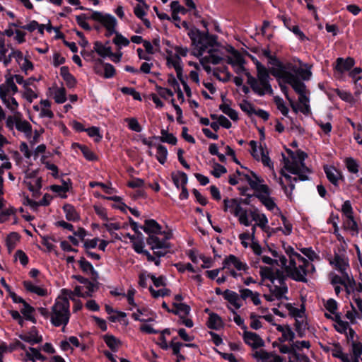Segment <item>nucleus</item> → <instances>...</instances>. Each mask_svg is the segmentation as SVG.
<instances>
[{
  "label": "nucleus",
  "mask_w": 362,
  "mask_h": 362,
  "mask_svg": "<svg viewBox=\"0 0 362 362\" xmlns=\"http://www.w3.org/2000/svg\"><path fill=\"white\" fill-rule=\"evenodd\" d=\"M228 63L235 67V71L237 74H245L247 78V83L254 93L259 96H263L265 94H273L269 71L259 61L255 62L257 79L252 76L244 67L245 59L237 51H235L234 59L228 57Z\"/></svg>",
  "instance_id": "1"
},
{
  "label": "nucleus",
  "mask_w": 362,
  "mask_h": 362,
  "mask_svg": "<svg viewBox=\"0 0 362 362\" xmlns=\"http://www.w3.org/2000/svg\"><path fill=\"white\" fill-rule=\"evenodd\" d=\"M287 153L290 156L291 158L284 157V168L290 173L296 175L298 177H293L282 171L281 175L284 177L288 187L286 185L281 179L279 181V184L286 196L291 198L292 192L295 189V182L298 180H308V175L311 171L304 163V159L306 156L304 152L299 151L297 153V156H296L291 150L288 149Z\"/></svg>",
  "instance_id": "2"
},
{
  "label": "nucleus",
  "mask_w": 362,
  "mask_h": 362,
  "mask_svg": "<svg viewBox=\"0 0 362 362\" xmlns=\"http://www.w3.org/2000/svg\"><path fill=\"white\" fill-rule=\"evenodd\" d=\"M143 230L148 234V238L146 240L147 244L150 245L151 249L153 250L154 254L157 257L165 256L169 250L170 244L168 240L170 237L162 235L161 226L153 219H147L145 221L144 225L141 226Z\"/></svg>",
  "instance_id": "3"
},
{
  "label": "nucleus",
  "mask_w": 362,
  "mask_h": 362,
  "mask_svg": "<svg viewBox=\"0 0 362 362\" xmlns=\"http://www.w3.org/2000/svg\"><path fill=\"white\" fill-rule=\"evenodd\" d=\"M63 297L57 300L52 307L50 315V322L54 327H66L71 317L69 299L75 300L72 298V291L69 289L63 288L62 290Z\"/></svg>",
  "instance_id": "4"
},
{
  "label": "nucleus",
  "mask_w": 362,
  "mask_h": 362,
  "mask_svg": "<svg viewBox=\"0 0 362 362\" xmlns=\"http://www.w3.org/2000/svg\"><path fill=\"white\" fill-rule=\"evenodd\" d=\"M192 45L194 47V55L202 57L204 53L214 47H219L216 35H210L208 31L201 32L197 28H192L188 32Z\"/></svg>",
  "instance_id": "5"
},
{
  "label": "nucleus",
  "mask_w": 362,
  "mask_h": 362,
  "mask_svg": "<svg viewBox=\"0 0 362 362\" xmlns=\"http://www.w3.org/2000/svg\"><path fill=\"white\" fill-rule=\"evenodd\" d=\"M241 202L242 199H224L223 211L226 212L229 211L235 217H238L241 225L250 226L251 222L248 218V211L241 206Z\"/></svg>",
  "instance_id": "6"
},
{
  "label": "nucleus",
  "mask_w": 362,
  "mask_h": 362,
  "mask_svg": "<svg viewBox=\"0 0 362 362\" xmlns=\"http://www.w3.org/2000/svg\"><path fill=\"white\" fill-rule=\"evenodd\" d=\"M93 275V280L90 281L87 278L81 276H75L72 277L76 278L82 286H76L74 291H72V297L77 296L78 297H88L91 296V293L97 291L99 288V283L97 281L98 273H90Z\"/></svg>",
  "instance_id": "7"
},
{
  "label": "nucleus",
  "mask_w": 362,
  "mask_h": 362,
  "mask_svg": "<svg viewBox=\"0 0 362 362\" xmlns=\"http://www.w3.org/2000/svg\"><path fill=\"white\" fill-rule=\"evenodd\" d=\"M330 275L329 279L332 285L341 284L345 288V291L347 294L353 293L356 294L357 293H362V280L361 282L356 283L352 275L349 276V273H341V275L333 274Z\"/></svg>",
  "instance_id": "8"
},
{
  "label": "nucleus",
  "mask_w": 362,
  "mask_h": 362,
  "mask_svg": "<svg viewBox=\"0 0 362 362\" xmlns=\"http://www.w3.org/2000/svg\"><path fill=\"white\" fill-rule=\"evenodd\" d=\"M90 19L100 23L106 30L105 36L110 37L116 33L117 19L111 14L93 11Z\"/></svg>",
  "instance_id": "9"
},
{
  "label": "nucleus",
  "mask_w": 362,
  "mask_h": 362,
  "mask_svg": "<svg viewBox=\"0 0 362 362\" xmlns=\"http://www.w3.org/2000/svg\"><path fill=\"white\" fill-rule=\"evenodd\" d=\"M271 73L276 78L281 79L284 83L291 85L298 95L305 93L306 87L305 83L293 73H287L286 71L282 69L281 70V72H274L272 71Z\"/></svg>",
  "instance_id": "10"
},
{
  "label": "nucleus",
  "mask_w": 362,
  "mask_h": 362,
  "mask_svg": "<svg viewBox=\"0 0 362 362\" xmlns=\"http://www.w3.org/2000/svg\"><path fill=\"white\" fill-rule=\"evenodd\" d=\"M329 264L339 272H346L349 268V262L345 248L338 247L334 255L329 258Z\"/></svg>",
  "instance_id": "11"
},
{
  "label": "nucleus",
  "mask_w": 362,
  "mask_h": 362,
  "mask_svg": "<svg viewBox=\"0 0 362 362\" xmlns=\"http://www.w3.org/2000/svg\"><path fill=\"white\" fill-rule=\"evenodd\" d=\"M276 61V68H274L272 71L274 72H281V70H284L287 73H293L298 78H301L303 80L308 81L310 79L312 73L308 69H304L300 67H298L296 65L293 64L292 63H286L283 64L279 60Z\"/></svg>",
  "instance_id": "12"
},
{
  "label": "nucleus",
  "mask_w": 362,
  "mask_h": 362,
  "mask_svg": "<svg viewBox=\"0 0 362 362\" xmlns=\"http://www.w3.org/2000/svg\"><path fill=\"white\" fill-rule=\"evenodd\" d=\"M270 195L271 190L265 184L261 185L254 194L269 211H273L276 209L281 213L274 199Z\"/></svg>",
  "instance_id": "13"
},
{
  "label": "nucleus",
  "mask_w": 362,
  "mask_h": 362,
  "mask_svg": "<svg viewBox=\"0 0 362 362\" xmlns=\"http://www.w3.org/2000/svg\"><path fill=\"white\" fill-rule=\"evenodd\" d=\"M228 269L230 272H234V269L238 271H245L247 269V264L243 262L238 257L233 255H230L223 262V267L211 270L210 272H221L222 269Z\"/></svg>",
  "instance_id": "14"
},
{
  "label": "nucleus",
  "mask_w": 362,
  "mask_h": 362,
  "mask_svg": "<svg viewBox=\"0 0 362 362\" xmlns=\"http://www.w3.org/2000/svg\"><path fill=\"white\" fill-rule=\"evenodd\" d=\"M250 146L251 147L250 152L253 158L257 160H260L264 165L270 166L272 162L268 156L267 150H264L262 146L258 148L257 142L254 140L250 141Z\"/></svg>",
  "instance_id": "15"
},
{
  "label": "nucleus",
  "mask_w": 362,
  "mask_h": 362,
  "mask_svg": "<svg viewBox=\"0 0 362 362\" xmlns=\"http://www.w3.org/2000/svg\"><path fill=\"white\" fill-rule=\"evenodd\" d=\"M323 169L329 182L334 187H338L339 180L344 179L341 172L333 165H324Z\"/></svg>",
  "instance_id": "16"
},
{
  "label": "nucleus",
  "mask_w": 362,
  "mask_h": 362,
  "mask_svg": "<svg viewBox=\"0 0 362 362\" xmlns=\"http://www.w3.org/2000/svg\"><path fill=\"white\" fill-rule=\"evenodd\" d=\"M243 337L244 342L253 349H257L264 346V340L255 332L245 330L243 332Z\"/></svg>",
  "instance_id": "17"
},
{
  "label": "nucleus",
  "mask_w": 362,
  "mask_h": 362,
  "mask_svg": "<svg viewBox=\"0 0 362 362\" xmlns=\"http://www.w3.org/2000/svg\"><path fill=\"white\" fill-rule=\"evenodd\" d=\"M209 54L202 57L200 59V64L211 63L212 64H218L223 59V53L217 48V47H211L208 50Z\"/></svg>",
  "instance_id": "18"
},
{
  "label": "nucleus",
  "mask_w": 362,
  "mask_h": 362,
  "mask_svg": "<svg viewBox=\"0 0 362 362\" xmlns=\"http://www.w3.org/2000/svg\"><path fill=\"white\" fill-rule=\"evenodd\" d=\"M132 247L134 251L138 254H144L147 257L148 260L154 261L156 265L159 264V259L151 255L148 251L144 249V242L142 236L137 235L136 239L132 243Z\"/></svg>",
  "instance_id": "19"
},
{
  "label": "nucleus",
  "mask_w": 362,
  "mask_h": 362,
  "mask_svg": "<svg viewBox=\"0 0 362 362\" xmlns=\"http://www.w3.org/2000/svg\"><path fill=\"white\" fill-rule=\"evenodd\" d=\"M189 257L196 265V269L209 268L211 266V260L210 258H206L204 256L199 255L194 251H189Z\"/></svg>",
  "instance_id": "20"
},
{
  "label": "nucleus",
  "mask_w": 362,
  "mask_h": 362,
  "mask_svg": "<svg viewBox=\"0 0 362 362\" xmlns=\"http://www.w3.org/2000/svg\"><path fill=\"white\" fill-rule=\"evenodd\" d=\"M250 173H243L240 180L247 181L250 187L256 192L261 185H264V180L261 179L252 171H250Z\"/></svg>",
  "instance_id": "21"
},
{
  "label": "nucleus",
  "mask_w": 362,
  "mask_h": 362,
  "mask_svg": "<svg viewBox=\"0 0 362 362\" xmlns=\"http://www.w3.org/2000/svg\"><path fill=\"white\" fill-rule=\"evenodd\" d=\"M250 173H243L240 180L247 181L250 187L256 192L261 185H264V180L261 179L252 171H250Z\"/></svg>",
  "instance_id": "22"
},
{
  "label": "nucleus",
  "mask_w": 362,
  "mask_h": 362,
  "mask_svg": "<svg viewBox=\"0 0 362 362\" xmlns=\"http://www.w3.org/2000/svg\"><path fill=\"white\" fill-rule=\"evenodd\" d=\"M18 337L21 340L29 343L32 346L40 344L43 340L42 337L38 335V331L35 326L32 327L31 330L28 334H21Z\"/></svg>",
  "instance_id": "23"
},
{
  "label": "nucleus",
  "mask_w": 362,
  "mask_h": 362,
  "mask_svg": "<svg viewBox=\"0 0 362 362\" xmlns=\"http://www.w3.org/2000/svg\"><path fill=\"white\" fill-rule=\"evenodd\" d=\"M262 279H268L271 281L272 285L278 283L279 286H287L285 281L288 278V274L286 273H259Z\"/></svg>",
  "instance_id": "24"
},
{
  "label": "nucleus",
  "mask_w": 362,
  "mask_h": 362,
  "mask_svg": "<svg viewBox=\"0 0 362 362\" xmlns=\"http://www.w3.org/2000/svg\"><path fill=\"white\" fill-rule=\"evenodd\" d=\"M355 64V61L351 57L344 59L339 57L336 60L335 70L340 74L349 71Z\"/></svg>",
  "instance_id": "25"
},
{
  "label": "nucleus",
  "mask_w": 362,
  "mask_h": 362,
  "mask_svg": "<svg viewBox=\"0 0 362 362\" xmlns=\"http://www.w3.org/2000/svg\"><path fill=\"white\" fill-rule=\"evenodd\" d=\"M0 99L6 107L12 113L18 112V103L13 96H9V95L4 93V92L1 90L0 93Z\"/></svg>",
  "instance_id": "26"
},
{
  "label": "nucleus",
  "mask_w": 362,
  "mask_h": 362,
  "mask_svg": "<svg viewBox=\"0 0 362 362\" xmlns=\"http://www.w3.org/2000/svg\"><path fill=\"white\" fill-rule=\"evenodd\" d=\"M309 262L300 254L297 253L295 255L293 259H291L290 265L293 268V272H298V268L302 270V272H307V267H308Z\"/></svg>",
  "instance_id": "27"
},
{
  "label": "nucleus",
  "mask_w": 362,
  "mask_h": 362,
  "mask_svg": "<svg viewBox=\"0 0 362 362\" xmlns=\"http://www.w3.org/2000/svg\"><path fill=\"white\" fill-rule=\"evenodd\" d=\"M16 129L21 132L24 133L26 136H30L32 133V126L25 119H23L21 112H18V119L16 124Z\"/></svg>",
  "instance_id": "28"
},
{
  "label": "nucleus",
  "mask_w": 362,
  "mask_h": 362,
  "mask_svg": "<svg viewBox=\"0 0 362 362\" xmlns=\"http://www.w3.org/2000/svg\"><path fill=\"white\" fill-rule=\"evenodd\" d=\"M223 297L226 300L233 305L235 309H239L242 306V304L239 302V295L233 291L229 289L225 290L223 293Z\"/></svg>",
  "instance_id": "29"
},
{
  "label": "nucleus",
  "mask_w": 362,
  "mask_h": 362,
  "mask_svg": "<svg viewBox=\"0 0 362 362\" xmlns=\"http://www.w3.org/2000/svg\"><path fill=\"white\" fill-rule=\"evenodd\" d=\"M25 361L31 362H35L36 360L45 362L47 359V356L42 355L39 349L34 347H29V351L27 350L25 352Z\"/></svg>",
  "instance_id": "30"
},
{
  "label": "nucleus",
  "mask_w": 362,
  "mask_h": 362,
  "mask_svg": "<svg viewBox=\"0 0 362 362\" xmlns=\"http://www.w3.org/2000/svg\"><path fill=\"white\" fill-rule=\"evenodd\" d=\"M342 226L345 230L349 231L353 236H357L359 233V228L354 216L346 218L343 221Z\"/></svg>",
  "instance_id": "31"
},
{
  "label": "nucleus",
  "mask_w": 362,
  "mask_h": 362,
  "mask_svg": "<svg viewBox=\"0 0 362 362\" xmlns=\"http://www.w3.org/2000/svg\"><path fill=\"white\" fill-rule=\"evenodd\" d=\"M332 355L333 357L340 359L341 362H351L349 354L343 352L342 346L339 342L333 344Z\"/></svg>",
  "instance_id": "32"
},
{
  "label": "nucleus",
  "mask_w": 362,
  "mask_h": 362,
  "mask_svg": "<svg viewBox=\"0 0 362 362\" xmlns=\"http://www.w3.org/2000/svg\"><path fill=\"white\" fill-rule=\"evenodd\" d=\"M207 327L211 329H220L223 327V321L221 317L216 313H211L207 321Z\"/></svg>",
  "instance_id": "33"
},
{
  "label": "nucleus",
  "mask_w": 362,
  "mask_h": 362,
  "mask_svg": "<svg viewBox=\"0 0 362 362\" xmlns=\"http://www.w3.org/2000/svg\"><path fill=\"white\" fill-rule=\"evenodd\" d=\"M171 177L174 185L177 189L184 185H186L188 181L187 174L181 171L173 173Z\"/></svg>",
  "instance_id": "34"
},
{
  "label": "nucleus",
  "mask_w": 362,
  "mask_h": 362,
  "mask_svg": "<svg viewBox=\"0 0 362 362\" xmlns=\"http://www.w3.org/2000/svg\"><path fill=\"white\" fill-rule=\"evenodd\" d=\"M94 51L101 57L105 58L111 54V47L110 46H107L106 45H103L100 41H96L94 42L93 46Z\"/></svg>",
  "instance_id": "35"
},
{
  "label": "nucleus",
  "mask_w": 362,
  "mask_h": 362,
  "mask_svg": "<svg viewBox=\"0 0 362 362\" xmlns=\"http://www.w3.org/2000/svg\"><path fill=\"white\" fill-rule=\"evenodd\" d=\"M103 339L113 352L117 351L118 346L121 344V341L112 334H105L103 336Z\"/></svg>",
  "instance_id": "36"
},
{
  "label": "nucleus",
  "mask_w": 362,
  "mask_h": 362,
  "mask_svg": "<svg viewBox=\"0 0 362 362\" xmlns=\"http://www.w3.org/2000/svg\"><path fill=\"white\" fill-rule=\"evenodd\" d=\"M270 291L278 300H281L282 298L288 299V298L284 296V294L288 292L287 286H279L278 284H274L272 285V287H270Z\"/></svg>",
  "instance_id": "37"
},
{
  "label": "nucleus",
  "mask_w": 362,
  "mask_h": 362,
  "mask_svg": "<svg viewBox=\"0 0 362 362\" xmlns=\"http://www.w3.org/2000/svg\"><path fill=\"white\" fill-rule=\"evenodd\" d=\"M64 212L65 213L66 218L70 221H76L79 220L80 216L76 212L75 208L71 204H65L63 206Z\"/></svg>",
  "instance_id": "38"
},
{
  "label": "nucleus",
  "mask_w": 362,
  "mask_h": 362,
  "mask_svg": "<svg viewBox=\"0 0 362 362\" xmlns=\"http://www.w3.org/2000/svg\"><path fill=\"white\" fill-rule=\"evenodd\" d=\"M173 310H172V313L175 315H180L181 313H184L185 315H188L190 313L191 308L190 307L182 303H173Z\"/></svg>",
  "instance_id": "39"
},
{
  "label": "nucleus",
  "mask_w": 362,
  "mask_h": 362,
  "mask_svg": "<svg viewBox=\"0 0 362 362\" xmlns=\"http://www.w3.org/2000/svg\"><path fill=\"white\" fill-rule=\"evenodd\" d=\"M97 62H98L100 64H103L104 69L103 77L105 78H111L115 75V69L113 65L110 63H104L101 59H98Z\"/></svg>",
  "instance_id": "40"
},
{
  "label": "nucleus",
  "mask_w": 362,
  "mask_h": 362,
  "mask_svg": "<svg viewBox=\"0 0 362 362\" xmlns=\"http://www.w3.org/2000/svg\"><path fill=\"white\" fill-rule=\"evenodd\" d=\"M35 312V308L29 305L27 302L23 305V308L21 310V313L23 315L25 320L32 322L33 323H36V319L33 315V313Z\"/></svg>",
  "instance_id": "41"
},
{
  "label": "nucleus",
  "mask_w": 362,
  "mask_h": 362,
  "mask_svg": "<svg viewBox=\"0 0 362 362\" xmlns=\"http://www.w3.org/2000/svg\"><path fill=\"white\" fill-rule=\"evenodd\" d=\"M351 353L352 355V360H351V362H360V361H362V344L354 343L353 347L351 349Z\"/></svg>",
  "instance_id": "42"
},
{
  "label": "nucleus",
  "mask_w": 362,
  "mask_h": 362,
  "mask_svg": "<svg viewBox=\"0 0 362 362\" xmlns=\"http://www.w3.org/2000/svg\"><path fill=\"white\" fill-rule=\"evenodd\" d=\"M156 149V159L161 165H163L167 160L168 154V149L165 146L161 144H158Z\"/></svg>",
  "instance_id": "43"
},
{
  "label": "nucleus",
  "mask_w": 362,
  "mask_h": 362,
  "mask_svg": "<svg viewBox=\"0 0 362 362\" xmlns=\"http://www.w3.org/2000/svg\"><path fill=\"white\" fill-rule=\"evenodd\" d=\"M54 99L57 103L62 104L66 100V93L64 87L56 88L54 90Z\"/></svg>",
  "instance_id": "44"
},
{
  "label": "nucleus",
  "mask_w": 362,
  "mask_h": 362,
  "mask_svg": "<svg viewBox=\"0 0 362 362\" xmlns=\"http://www.w3.org/2000/svg\"><path fill=\"white\" fill-rule=\"evenodd\" d=\"M219 109L226 115H228L232 120L236 121L238 119V112L232 109L228 104H221Z\"/></svg>",
  "instance_id": "45"
},
{
  "label": "nucleus",
  "mask_w": 362,
  "mask_h": 362,
  "mask_svg": "<svg viewBox=\"0 0 362 362\" xmlns=\"http://www.w3.org/2000/svg\"><path fill=\"white\" fill-rule=\"evenodd\" d=\"M256 222H257L256 224L257 225V226L261 228V229L264 232L269 233V230H270L272 231H274V228H270L269 226H267L268 218L264 214H261V215L257 219Z\"/></svg>",
  "instance_id": "46"
},
{
  "label": "nucleus",
  "mask_w": 362,
  "mask_h": 362,
  "mask_svg": "<svg viewBox=\"0 0 362 362\" xmlns=\"http://www.w3.org/2000/svg\"><path fill=\"white\" fill-rule=\"evenodd\" d=\"M295 333L291 329L288 325H286V329L282 333V336L278 339V341L281 344L286 341L294 342Z\"/></svg>",
  "instance_id": "47"
},
{
  "label": "nucleus",
  "mask_w": 362,
  "mask_h": 362,
  "mask_svg": "<svg viewBox=\"0 0 362 362\" xmlns=\"http://www.w3.org/2000/svg\"><path fill=\"white\" fill-rule=\"evenodd\" d=\"M114 34H115V37L112 40V42L119 48L122 47H127L129 45V40L127 37L123 36L121 33L116 31V33H115Z\"/></svg>",
  "instance_id": "48"
},
{
  "label": "nucleus",
  "mask_w": 362,
  "mask_h": 362,
  "mask_svg": "<svg viewBox=\"0 0 362 362\" xmlns=\"http://www.w3.org/2000/svg\"><path fill=\"white\" fill-rule=\"evenodd\" d=\"M182 346L187 347H195L196 345L194 344H183L182 342H174L171 341L170 343V348L173 350V354L174 356L178 355L180 353V348Z\"/></svg>",
  "instance_id": "49"
},
{
  "label": "nucleus",
  "mask_w": 362,
  "mask_h": 362,
  "mask_svg": "<svg viewBox=\"0 0 362 362\" xmlns=\"http://www.w3.org/2000/svg\"><path fill=\"white\" fill-rule=\"evenodd\" d=\"M274 100L277 109L281 112V114L285 117H288V108L285 105L284 100L279 96H276L274 97Z\"/></svg>",
  "instance_id": "50"
},
{
  "label": "nucleus",
  "mask_w": 362,
  "mask_h": 362,
  "mask_svg": "<svg viewBox=\"0 0 362 362\" xmlns=\"http://www.w3.org/2000/svg\"><path fill=\"white\" fill-rule=\"evenodd\" d=\"M345 164L349 172L351 173H357L358 172L359 165L354 158L351 157L346 158L345 160Z\"/></svg>",
  "instance_id": "51"
},
{
  "label": "nucleus",
  "mask_w": 362,
  "mask_h": 362,
  "mask_svg": "<svg viewBox=\"0 0 362 362\" xmlns=\"http://www.w3.org/2000/svg\"><path fill=\"white\" fill-rule=\"evenodd\" d=\"M13 115H8L6 117V127L9 131L12 132L14 134V128H16V124L18 119V112L13 113Z\"/></svg>",
  "instance_id": "52"
},
{
  "label": "nucleus",
  "mask_w": 362,
  "mask_h": 362,
  "mask_svg": "<svg viewBox=\"0 0 362 362\" xmlns=\"http://www.w3.org/2000/svg\"><path fill=\"white\" fill-rule=\"evenodd\" d=\"M151 139L159 140L163 143H168L172 145H175L177 143V138L173 134L169 133L165 136H153L151 138Z\"/></svg>",
  "instance_id": "53"
},
{
  "label": "nucleus",
  "mask_w": 362,
  "mask_h": 362,
  "mask_svg": "<svg viewBox=\"0 0 362 362\" xmlns=\"http://www.w3.org/2000/svg\"><path fill=\"white\" fill-rule=\"evenodd\" d=\"M23 88L24 91L23 93V98L28 102L32 103L34 99H36L38 97V95L32 88H30L29 86H26Z\"/></svg>",
  "instance_id": "54"
},
{
  "label": "nucleus",
  "mask_w": 362,
  "mask_h": 362,
  "mask_svg": "<svg viewBox=\"0 0 362 362\" xmlns=\"http://www.w3.org/2000/svg\"><path fill=\"white\" fill-rule=\"evenodd\" d=\"M85 132H87L90 137L94 138V140L96 142H99L103 138V136L100 133V129L97 127L88 128Z\"/></svg>",
  "instance_id": "55"
},
{
  "label": "nucleus",
  "mask_w": 362,
  "mask_h": 362,
  "mask_svg": "<svg viewBox=\"0 0 362 362\" xmlns=\"http://www.w3.org/2000/svg\"><path fill=\"white\" fill-rule=\"evenodd\" d=\"M79 148L82 152L83 156L90 161H93L97 160L96 155L86 146L80 145Z\"/></svg>",
  "instance_id": "56"
},
{
  "label": "nucleus",
  "mask_w": 362,
  "mask_h": 362,
  "mask_svg": "<svg viewBox=\"0 0 362 362\" xmlns=\"http://www.w3.org/2000/svg\"><path fill=\"white\" fill-rule=\"evenodd\" d=\"M125 122L128 124L129 129H130L132 131H134L136 132H141L142 130V128L141 125L139 124L138 120L134 117L131 118H126Z\"/></svg>",
  "instance_id": "57"
},
{
  "label": "nucleus",
  "mask_w": 362,
  "mask_h": 362,
  "mask_svg": "<svg viewBox=\"0 0 362 362\" xmlns=\"http://www.w3.org/2000/svg\"><path fill=\"white\" fill-rule=\"evenodd\" d=\"M240 109L246 112L248 115H254L255 112V109L254 105L249 101L244 100L240 104Z\"/></svg>",
  "instance_id": "58"
},
{
  "label": "nucleus",
  "mask_w": 362,
  "mask_h": 362,
  "mask_svg": "<svg viewBox=\"0 0 362 362\" xmlns=\"http://www.w3.org/2000/svg\"><path fill=\"white\" fill-rule=\"evenodd\" d=\"M324 305L326 310L329 311L331 314H335V313L338 310V303L333 298L328 299L324 304Z\"/></svg>",
  "instance_id": "59"
},
{
  "label": "nucleus",
  "mask_w": 362,
  "mask_h": 362,
  "mask_svg": "<svg viewBox=\"0 0 362 362\" xmlns=\"http://www.w3.org/2000/svg\"><path fill=\"white\" fill-rule=\"evenodd\" d=\"M341 211L346 218L354 216V211L350 201L347 200L344 202L341 206Z\"/></svg>",
  "instance_id": "60"
},
{
  "label": "nucleus",
  "mask_w": 362,
  "mask_h": 362,
  "mask_svg": "<svg viewBox=\"0 0 362 362\" xmlns=\"http://www.w3.org/2000/svg\"><path fill=\"white\" fill-rule=\"evenodd\" d=\"M250 317L252 320L250 322V327L252 329L257 330L262 327V322L258 319L261 318V316L257 315L255 313H251Z\"/></svg>",
  "instance_id": "61"
},
{
  "label": "nucleus",
  "mask_w": 362,
  "mask_h": 362,
  "mask_svg": "<svg viewBox=\"0 0 362 362\" xmlns=\"http://www.w3.org/2000/svg\"><path fill=\"white\" fill-rule=\"evenodd\" d=\"M87 17L86 14H81L79 16H76V21L79 26H81L83 29L86 30H90L91 27L86 22Z\"/></svg>",
  "instance_id": "62"
},
{
  "label": "nucleus",
  "mask_w": 362,
  "mask_h": 362,
  "mask_svg": "<svg viewBox=\"0 0 362 362\" xmlns=\"http://www.w3.org/2000/svg\"><path fill=\"white\" fill-rule=\"evenodd\" d=\"M167 62L168 64L173 66L175 69H179L180 67H182V61L177 54L168 58Z\"/></svg>",
  "instance_id": "63"
},
{
  "label": "nucleus",
  "mask_w": 362,
  "mask_h": 362,
  "mask_svg": "<svg viewBox=\"0 0 362 362\" xmlns=\"http://www.w3.org/2000/svg\"><path fill=\"white\" fill-rule=\"evenodd\" d=\"M272 353H269L265 350L256 351L253 354V357L257 360L267 361L272 356Z\"/></svg>",
  "instance_id": "64"
}]
</instances>
